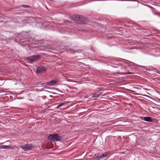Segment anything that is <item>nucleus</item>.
I'll list each match as a JSON object with an SVG mask.
<instances>
[{
  "label": "nucleus",
  "instance_id": "nucleus-9",
  "mask_svg": "<svg viewBox=\"0 0 160 160\" xmlns=\"http://www.w3.org/2000/svg\"><path fill=\"white\" fill-rule=\"evenodd\" d=\"M12 148V147L10 146H6V145H1L0 146V148L4 149H11Z\"/></svg>",
  "mask_w": 160,
  "mask_h": 160
},
{
  "label": "nucleus",
  "instance_id": "nucleus-15",
  "mask_svg": "<svg viewBox=\"0 0 160 160\" xmlns=\"http://www.w3.org/2000/svg\"><path fill=\"white\" fill-rule=\"evenodd\" d=\"M50 97H51V98H52V97H53V96H52V95H50Z\"/></svg>",
  "mask_w": 160,
  "mask_h": 160
},
{
  "label": "nucleus",
  "instance_id": "nucleus-17",
  "mask_svg": "<svg viewBox=\"0 0 160 160\" xmlns=\"http://www.w3.org/2000/svg\"><path fill=\"white\" fill-rule=\"evenodd\" d=\"M53 94H56V93H53Z\"/></svg>",
  "mask_w": 160,
  "mask_h": 160
},
{
  "label": "nucleus",
  "instance_id": "nucleus-13",
  "mask_svg": "<svg viewBox=\"0 0 160 160\" xmlns=\"http://www.w3.org/2000/svg\"><path fill=\"white\" fill-rule=\"evenodd\" d=\"M134 73H133V72H128V73H126L125 74H133Z\"/></svg>",
  "mask_w": 160,
  "mask_h": 160
},
{
  "label": "nucleus",
  "instance_id": "nucleus-11",
  "mask_svg": "<svg viewBox=\"0 0 160 160\" xmlns=\"http://www.w3.org/2000/svg\"><path fill=\"white\" fill-rule=\"evenodd\" d=\"M64 104V103H60V104H59L57 106V107H56V108H59L61 106H62Z\"/></svg>",
  "mask_w": 160,
  "mask_h": 160
},
{
  "label": "nucleus",
  "instance_id": "nucleus-16",
  "mask_svg": "<svg viewBox=\"0 0 160 160\" xmlns=\"http://www.w3.org/2000/svg\"><path fill=\"white\" fill-rule=\"evenodd\" d=\"M154 70H157L155 68H154Z\"/></svg>",
  "mask_w": 160,
  "mask_h": 160
},
{
  "label": "nucleus",
  "instance_id": "nucleus-4",
  "mask_svg": "<svg viewBox=\"0 0 160 160\" xmlns=\"http://www.w3.org/2000/svg\"><path fill=\"white\" fill-rule=\"evenodd\" d=\"M110 154L109 152H106L103 154L99 153L98 152L96 153L94 155V158L96 159H101L104 158L108 156Z\"/></svg>",
  "mask_w": 160,
  "mask_h": 160
},
{
  "label": "nucleus",
  "instance_id": "nucleus-7",
  "mask_svg": "<svg viewBox=\"0 0 160 160\" xmlns=\"http://www.w3.org/2000/svg\"><path fill=\"white\" fill-rule=\"evenodd\" d=\"M32 147V144L29 145L27 144L24 145H22V146L21 148H23L24 150H28L31 149Z\"/></svg>",
  "mask_w": 160,
  "mask_h": 160
},
{
  "label": "nucleus",
  "instance_id": "nucleus-6",
  "mask_svg": "<svg viewBox=\"0 0 160 160\" xmlns=\"http://www.w3.org/2000/svg\"><path fill=\"white\" fill-rule=\"evenodd\" d=\"M58 82V80L57 79H56L55 80H51V81L48 82L46 84L42 83L40 85H42L46 84L47 85H49V86H53V85H56L57 83Z\"/></svg>",
  "mask_w": 160,
  "mask_h": 160
},
{
  "label": "nucleus",
  "instance_id": "nucleus-1",
  "mask_svg": "<svg viewBox=\"0 0 160 160\" xmlns=\"http://www.w3.org/2000/svg\"><path fill=\"white\" fill-rule=\"evenodd\" d=\"M70 18L76 23L81 24H87L89 22L87 18L78 15L71 17Z\"/></svg>",
  "mask_w": 160,
  "mask_h": 160
},
{
  "label": "nucleus",
  "instance_id": "nucleus-5",
  "mask_svg": "<svg viewBox=\"0 0 160 160\" xmlns=\"http://www.w3.org/2000/svg\"><path fill=\"white\" fill-rule=\"evenodd\" d=\"M47 69L45 67H39L37 68L36 69V72L37 73H42L44 72Z\"/></svg>",
  "mask_w": 160,
  "mask_h": 160
},
{
  "label": "nucleus",
  "instance_id": "nucleus-2",
  "mask_svg": "<svg viewBox=\"0 0 160 160\" xmlns=\"http://www.w3.org/2000/svg\"><path fill=\"white\" fill-rule=\"evenodd\" d=\"M41 57L40 55H32L27 57L26 59L28 61V62L32 63L38 60Z\"/></svg>",
  "mask_w": 160,
  "mask_h": 160
},
{
  "label": "nucleus",
  "instance_id": "nucleus-8",
  "mask_svg": "<svg viewBox=\"0 0 160 160\" xmlns=\"http://www.w3.org/2000/svg\"><path fill=\"white\" fill-rule=\"evenodd\" d=\"M142 119L148 122H152L153 121L151 117H144Z\"/></svg>",
  "mask_w": 160,
  "mask_h": 160
},
{
  "label": "nucleus",
  "instance_id": "nucleus-12",
  "mask_svg": "<svg viewBox=\"0 0 160 160\" xmlns=\"http://www.w3.org/2000/svg\"><path fill=\"white\" fill-rule=\"evenodd\" d=\"M22 7L24 8H28L29 7V6L28 5H23L22 6Z\"/></svg>",
  "mask_w": 160,
  "mask_h": 160
},
{
  "label": "nucleus",
  "instance_id": "nucleus-18",
  "mask_svg": "<svg viewBox=\"0 0 160 160\" xmlns=\"http://www.w3.org/2000/svg\"><path fill=\"white\" fill-rule=\"evenodd\" d=\"M29 95H31V93H30V94H29Z\"/></svg>",
  "mask_w": 160,
  "mask_h": 160
},
{
  "label": "nucleus",
  "instance_id": "nucleus-3",
  "mask_svg": "<svg viewBox=\"0 0 160 160\" xmlns=\"http://www.w3.org/2000/svg\"><path fill=\"white\" fill-rule=\"evenodd\" d=\"M48 139L51 141H61L62 138L58 134H53L49 135L48 137Z\"/></svg>",
  "mask_w": 160,
  "mask_h": 160
},
{
  "label": "nucleus",
  "instance_id": "nucleus-14",
  "mask_svg": "<svg viewBox=\"0 0 160 160\" xmlns=\"http://www.w3.org/2000/svg\"><path fill=\"white\" fill-rule=\"evenodd\" d=\"M79 31H82V32H85V31L86 32L87 31V30H84V29H82L81 30H79Z\"/></svg>",
  "mask_w": 160,
  "mask_h": 160
},
{
  "label": "nucleus",
  "instance_id": "nucleus-10",
  "mask_svg": "<svg viewBox=\"0 0 160 160\" xmlns=\"http://www.w3.org/2000/svg\"><path fill=\"white\" fill-rule=\"evenodd\" d=\"M102 94V92H98L95 93L93 94V95L92 96V97H98Z\"/></svg>",
  "mask_w": 160,
  "mask_h": 160
}]
</instances>
